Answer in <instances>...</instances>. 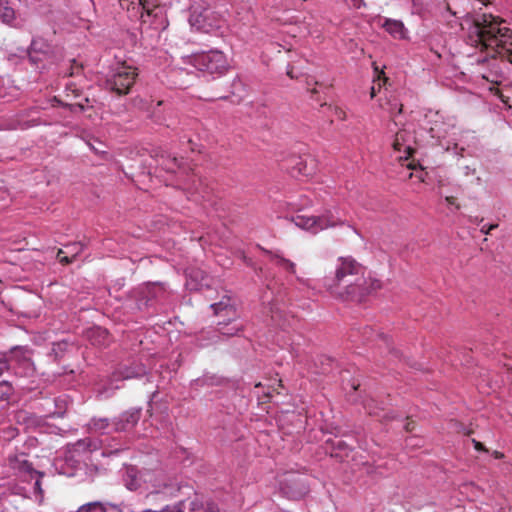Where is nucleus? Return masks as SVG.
Listing matches in <instances>:
<instances>
[{"instance_id":"obj_14","label":"nucleus","mask_w":512,"mask_h":512,"mask_svg":"<svg viewBox=\"0 0 512 512\" xmlns=\"http://www.w3.org/2000/svg\"><path fill=\"white\" fill-rule=\"evenodd\" d=\"M10 466L12 467L13 470L17 471L22 475L32 476L33 474L37 473L32 467V464L28 462L24 455L15 456L14 458H11Z\"/></svg>"},{"instance_id":"obj_9","label":"nucleus","mask_w":512,"mask_h":512,"mask_svg":"<svg viewBox=\"0 0 512 512\" xmlns=\"http://www.w3.org/2000/svg\"><path fill=\"white\" fill-rule=\"evenodd\" d=\"M211 11L208 8L203 7L201 2H196L190 7L189 22L191 26L196 27L199 30H208L211 26L208 23Z\"/></svg>"},{"instance_id":"obj_32","label":"nucleus","mask_w":512,"mask_h":512,"mask_svg":"<svg viewBox=\"0 0 512 512\" xmlns=\"http://www.w3.org/2000/svg\"><path fill=\"white\" fill-rule=\"evenodd\" d=\"M10 369L9 360L6 358H0V376Z\"/></svg>"},{"instance_id":"obj_47","label":"nucleus","mask_w":512,"mask_h":512,"mask_svg":"<svg viewBox=\"0 0 512 512\" xmlns=\"http://www.w3.org/2000/svg\"><path fill=\"white\" fill-rule=\"evenodd\" d=\"M72 246L76 247V246H80V244L74 243Z\"/></svg>"},{"instance_id":"obj_29","label":"nucleus","mask_w":512,"mask_h":512,"mask_svg":"<svg viewBox=\"0 0 512 512\" xmlns=\"http://www.w3.org/2000/svg\"><path fill=\"white\" fill-rule=\"evenodd\" d=\"M66 92H67V97H69L70 95H72L75 98H78L81 96V90L78 89L76 87V85L73 83H69L66 85Z\"/></svg>"},{"instance_id":"obj_46","label":"nucleus","mask_w":512,"mask_h":512,"mask_svg":"<svg viewBox=\"0 0 512 512\" xmlns=\"http://www.w3.org/2000/svg\"><path fill=\"white\" fill-rule=\"evenodd\" d=\"M485 61H486V58H484V59H482V60H481V59H478V62H479V63H481V62H485Z\"/></svg>"},{"instance_id":"obj_23","label":"nucleus","mask_w":512,"mask_h":512,"mask_svg":"<svg viewBox=\"0 0 512 512\" xmlns=\"http://www.w3.org/2000/svg\"><path fill=\"white\" fill-rule=\"evenodd\" d=\"M162 168L167 172H175L176 168L179 167V162L176 157H167L164 158L162 156V162L160 163Z\"/></svg>"},{"instance_id":"obj_31","label":"nucleus","mask_w":512,"mask_h":512,"mask_svg":"<svg viewBox=\"0 0 512 512\" xmlns=\"http://www.w3.org/2000/svg\"><path fill=\"white\" fill-rule=\"evenodd\" d=\"M160 512H184L183 502L180 501V502H178L177 504H175L173 506H166Z\"/></svg>"},{"instance_id":"obj_27","label":"nucleus","mask_w":512,"mask_h":512,"mask_svg":"<svg viewBox=\"0 0 512 512\" xmlns=\"http://www.w3.org/2000/svg\"><path fill=\"white\" fill-rule=\"evenodd\" d=\"M364 280L366 281V284L364 285V287H366L368 289V293L366 294V296L368 294H370L372 291H375L377 289H380L381 287V283L380 281L376 280V279H372V278H369V279H366L364 277Z\"/></svg>"},{"instance_id":"obj_45","label":"nucleus","mask_w":512,"mask_h":512,"mask_svg":"<svg viewBox=\"0 0 512 512\" xmlns=\"http://www.w3.org/2000/svg\"><path fill=\"white\" fill-rule=\"evenodd\" d=\"M407 166H408V168H410V169H414V168H415V166H414L412 163L408 164Z\"/></svg>"},{"instance_id":"obj_8","label":"nucleus","mask_w":512,"mask_h":512,"mask_svg":"<svg viewBox=\"0 0 512 512\" xmlns=\"http://www.w3.org/2000/svg\"><path fill=\"white\" fill-rule=\"evenodd\" d=\"M287 168L293 177H309L315 173L316 164L312 158L294 156L290 159V166Z\"/></svg>"},{"instance_id":"obj_5","label":"nucleus","mask_w":512,"mask_h":512,"mask_svg":"<svg viewBox=\"0 0 512 512\" xmlns=\"http://www.w3.org/2000/svg\"><path fill=\"white\" fill-rule=\"evenodd\" d=\"M137 76L136 67L122 64L107 78L105 85L109 91L119 96L126 95L130 92Z\"/></svg>"},{"instance_id":"obj_41","label":"nucleus","mask_w":512,"mask_h":512,"mask_svg":"<svg viewBox=\"0 0 512 512\" xmlns=\"http://www.w3.org/2000/svg\"><path fill=\"white\" fill-rule=\"evenodd\" d=\"M445 200L450 205H455L456 203V198L453 196H447Z\"/></svg>"},{"instance_id":"obj_35","label":"nucleus","mask_w":512,"mask_h":512,"mask_svg":"<svg viewBox=\"0 0 512 512\" xmlns=\"http://www.w3.org/2000/svg\"><path fill=\"white\" fill-rule=\"evenodd\" d=\"M93 333L98 334L100 337H103V339L108 337V332L100 328L95 329Z\"/></svg>"},{"instance_id":"obj_10","label":"nucleus","mask_w":512,"mask_h":512,"mask_svg":"<svg viewBox=\"0 0 512 512\" xmlns=\"http://www.w3.org/2000/svg\"><path fill=\"white\" fill-rule=\"evenodd\" d=\"M141 416L140 409H131L122 413L118 419L114 421L115 431H124L134 427Z\"/></svg>"},{"instance_id":"obj_24","label":"nucleus","mask_w":512,"mask_h":512,"mask_svg":"<svg viewBox=\"0 0 512 512\" xmlns=\"http://www.w3.org/2000/svg\"><path fill=\"white\" fill-rule=\"evenodd\" d=\"M109 422L106 418L93 419L90 423V428L95 431H103L108 428Z\"/></svg>"},{"instance_id":"obj_12","label":"nucleus","mask_w":512,"mask_h":512,"mask_svg":"<svg viewBox=\"0 0 512 512\" xmlns=\"http://www.w3.org/2000/svg\"><path fill=\"white\" fill-rule=\"evenodd\" d=\"M230 300L220 301L218 303L212 304L211 308L214 310V313L218 316L223 317V321H219L218 324H227L229 321L237 318V312L233 305H231Z\"/></svg>"},{"instance_id":"obj_11","label":"nucleus","mask_w":512,"mask_h":512,"mask_svg":"<svg viewBox=\"0 0 512 512\" xmlns=\"http://www.w3.org/2000/svg\"><path fill=\"white\" fill-rule=\"evenodd\" d=\"M143 469L137 470V468L130 466L126 468L124 482L125 486L131 491H142L145 492V484L143 483Z\"/></svg>"},{"instance_id":"obj_38","label":"nucleus","mask_w":512,"mask_h":512,"mask_svg":"<svg viewBox=\"0 0 512 512\" xmlns=\"http://www.w3.org/2000/svg\"><path fill=\"white\" fill-rule=\"evenodd\" d=\"M195 184H196V179H195V177H193L192 186H187V187H185V189H187L189 191L198 192V187Z\"/></svg>"},{"instance_id":"obj_13","label":"nucleus","mask_w":512,"mask_h":512,"mask_svg":"<svg viewBox=\"0 0 512 512\" xmlns=\"http://www.w3.org/2000/svg\"><path fill=\"white\" fill-rule=\"evenodd\" d=\"M132 5V10L136 11L137 14H140V18L142 22H146V17H150L154 15L157 16L156 11L159 10V6L155 5V2H130Z\"/></svg>"},{"instance_id":"obj_26","label":"nucleus","mask_w":512,"mask_h":512,"mask_svg":"<svg viewBox=\"0 0 512 512\" xmlns=\"http://www.w3.org/2000/svg\"><path fill=\"white\" fill-rule=\"evenodd\" d=\"M12 393V386L7 382H0V401L7 399Z\"/></svg>"},{"instance_id":"obj_2","label":"nucleus","mask_w":512,"mask_h":512,"mask_svg":"<svg viewBox=\"0 0 512 512\" xmlns=\"http://www.w3.org/2000/svg\"><path fill=\"white\" fill-rule=\"evenodd\" d=\"M365 267L351 256L336 260L334 278L327 284L330 293L344 301L361 302L369 292L364 285Z\"/></svg>"},{"instance_id":"obj_39","label":"nucleus","mask_w":512,"mask_h":512,"mask_svg":"<svg viewBox=\"0 0 512 512\" xmlns=\"http://www.w3.org/2000/svg\"><path fill=\"white\" fill-rule=\"evenodd\" d=\"M287 75H288L291 79L298 78V76L294 74L293 67L288 68V70H287Z\"/></svg>"},{"instance_id":"obj_25","label":"nucleus","mask_w":512,"mask_h":512,"mask_svg":"<svg viewBox=\"0 0 512 512\" xmlns=\"http://www.w3.org/2000/svg\"><path fill=\"white\" fill-rule=\"evenodd\" d=\"M88 103H89V98L84 97L83 99H81L78 102L67 104V106L69 107V109L72 112H75L77 110L84 111L88 107Z\"/></svg>"},{"instance_id":"obj_22","label":"nucleus","mask_w":512,"mask_h":512,"mask_svg":"<svg viewBox=\"0 0 512 512\" xmlns=\"http://www.w3.org/2000/svg\"><path fill=\"white\" fill-rule=\"evenodd\" d=\"M76 512H107L101 502L86 503L78 508Z\"/></svg>"},{"instance_id":"obj_19","label":"nucleus","mask_w":512,"mask_h":512,"mask_svg":"<svg viewBox=\"0 0 512 512\" xmlns=\"http://www.w3.org/2000/svg\"><path fill=\"white\" fill-rule=\"evenodd\" d=\"M407 133L405 131H399L396 133L394 141L392 143V147L395 151L400 152L402 148L407 153L408 156H411L414 152V149L410 146H404L406 142Z\"/></svg>"},{"instance_id":"obj_43","label":"nucleus","mask_w":512,"mask_h":512,"mask_svg":"<svg viewBox=\"0 0 512 512\" xmlns=\"http://www.w3.org/2000/svg\"><path fill=\"white\" fill-rule=\"evenodd\" d=\"M493 455H494V457H495L496 459H501V458H503V457H504L503 453H501V452H499V451H495V452L493 453Z\"/></svg>"},{"instance_id":"obj_33","label":"nucleus","mask_w":512,"mask_h":512,"mask_svg":"<svg viewBox=\"0 0 512 512\" xmlns=\"http://www.w3.org/2000/svg\"><path fill=\"white\" fill-rule=\"evenodd\" d=\"M205 512H220L218 506L213 502H207Z\"/></svg>"},{"instance_id":"obj_37","label":"nucleus","mask_w":512,"mask_h":512,"mask_svg":"<svg viewBox=\"0 0 512 512\" xmlns=\"http://www.w3.org/2000/svg\"><path fill=\"white\" fill-rule=\"evenodd\" d=\"M473 443H474V448L477 450V451H487L485 446L481 443V442H478L476 440H473Z\"/></svg>"},{"instance_id":"obj_4","label":"nucleus","mask_w":512,"mask_h":512,"mask_svg":"<svg viewBox=\"0 0 512 512\" xmlns=\"http://www.w3.org/2000/svg\"><path fill=\"white\" fill-rule=\"evenodd\" d=\"M146 498L151 495L163 494L172 497L180 490L177 481L168 476L162 469H143Z\"/></svg>"},{"instance_id":"obj_18","label":"nucleus","mask_w":512,"mask_h":512,"mask_svg":"<svg viewBox=\"0 0 512 512\" xmlns=\"http://www.w3.org/2000/svg\"><path fill=\"white\" fill-rule=\"evenodd\" d=\"M28 349L23 347H15L11 350L10 358L11 362H16L19 365H30V358L28 357Z\"/></svg>"},{"instance_id":"obj_40","label":"nucleus","mask_w":512,"mask_h":512,"mask_svg":"<svg viewBox=\"0 0 512 512\" xmlns=\"http://www.w3.org/2000/svg\"><path fill=\"white\" fill-rule=\"evenodd\" d=\"M89 145H90L91 149H92L95 153H103V152H104V150H103L101 147H99V146H95V145H93V144H89Z\"/></svg>"},{"instance_id":"obj_42","label":"nucleus","mask_w":512,"mask_h":512,"mask_svg":"<svg viewBox=\"0 0 512 512\" xmlns=\"http://www.w3.org/2000/svg\"><path fill=\"white\" fill-rule=\"evenodd\" d=\"M377 91H378V90L376 89V87H375V86H372V87H371V92H370L371 98H374V97L376 96Z\"/></svg>"},{"instance_id":"obj_36","label":"nucleus","mask_w":512,"mask_h":512,"mask_svg":"<svg viewBox=\"0 0 512 512\" xmlns=\"http://www.w3.org/2000/svg\"><path fill=\"white\" fill-rule=\"evenodd\" d=\"M415 429V422L412 420H408L405 425V430L407 432H412Z\"/></svg>"},{"instance_id":"obj_6","label":"nucleus","mask_w":512,"mask_h":512,"mask_svg":"<svg viewBox=\"0 0 512 512\" xmlns=\"http://www.w3.org/2000/svg\"><path fill=\"white\" fill-rule=\"evenodd\" d=\"M293 222L296 226L312 233H318L319 231L335 227L340 224V221L330 212L321 216L296 215L293 217Z\"/></svg>"},{"instance_id":"obj_20","label":"nucleus","mask_w":512,"mask_h":512,"mask_svg":"<svg viewBox=\"0 0 512 512\" xmlns=\"http://www.w3.org/2000/svg\"><path fill=\"white\" fill-rule=\"evenodd\" d=\"M266 253L271 256V259L273 261H275L276 265L283 267L284 269H286L288 272H290L292 274H295L296 268H295V264L292 261H290L289 259H286L278 254H272V252H270V251H266Z\"/></svg>"},{"instance_id":"obj_7","label":"nucleus","mask_w":512,"mask_h":512,"mask_svg":"<svg viewBox=\"0 0 512 512\" xmlns=\"http://www.w3.org/2000/svg\"><path fill=\"white\" fill-rule=\"evenodd\" d=\"M366 341H375V348L380 355L389 357V361H396L400 358L399 352L393 347L392 341L383 333H376L371 327H365L362 332Z\"/></svg>"},{"instance_id":"obj_28","label":"nucleus","mask_w":512,"mask_h":512,"mask_svg":"<svg viewBox=\"0 0 512 512\" xmlns=\"http://www.w3.org/2000/svg\"><path fill=\"white\" fill-rule=\"evenodd\" d=\"M82 70H83L82 64L77 63V61L75 59H73L68 76H70V77L77 76L82 72Z\"/></svg>"},{"instance_id":"obj_3","label":"nucleus","mask_w":512,"mask_h":512,"mask_svg":"<svg viewBox=\"0 0 512 512\" xmlns=\"http://www.w3.org/2000/svg\"><path fill=\"white\" fill-rule=\"evenodd\" d=\"M184 59L186 63L192 65L197 70L211 75H222L226 73L230 67L226 55L217 49L194 53Z\"/></svg>"},{"instance_id":"obj_30","label":"nucleus","mask_w":512,"mask_h":512,"mask_svg":"<svg viewBox=\"0 0 512 512\" xmlns=\"http://www.w3.org/2000/svg\"><path fill=\"white\" fill-rule=\"evenodd\" d=\"M63 253L64 252L61 249H59V251L57 253V258H58L59 262L63 265H68V264L72 263L77 254V252H76L72 257H68V256H62Z\"/></svg>"},{"instance_id":"obj_16","label":"nucleus","mask_w":512,"mask_h":512,"mask_svg":"<svg viewBox=\"0 0 512 512\" xmlns=\"http://www.w3.org/2000/svg\"><path fill=\"white\" fill-rule=\"evenodd\" d=\"M48 51H49V45L47 43H45L42 39H34L31 42V46H30V50H29V60L32 63L37 64L38 61H40V58L35 56L34 54L38 53V52L45 54Z\"/></svg>"},{"instance_id":"obj_44","label":"nucleus","mask_w":512,"mask_h":512,"mask_svg":"<svg viewBox=\"0 0 512 512\" xmlns=\"http://www.w3.org/2000/svg\"><path fill=\"white\" fill-rule=\"evenodd\" d=\"M381 75H382V78H383V82L385 83L387 81V77H385V74L383 71H381V73H379L378 75V78L380 79L381 78Z\"/></svg>"},{"instance_id":"obj_21","label":"nucleus","mask_w":512,"mask_h":512,"mask_svg":"<svg viewBox=\"0 0 512 512\" xmlns=\"http://www.w3.org/2000/svg\"><path fill=\"white\" fill-rule=\"evenodd\" d=\"M15 18V11L8 5V2H0V19L4 23H11Z\"/></svg>"},{"instance_id":"obj_15","label":"nucleus","mask_w":512,"mask_h":512,"mask_svg":"<svg viewBox=\"0 0 512 512\" xmlns=\"http://www.w3.org/2000/svg\"><path fill=\"white\" fill-rule=\"evenodd\" d=\"M146 374V369L143 365L138 364L133 367H123L120 370H118L114 377L116 379H132V378H139Z\"/></svg>"},{"instance_id":"obj_34","label":"nucleus","mask_w":512,"mask_h":512,"mask_svg":"<svg viewBox=\"0 0 512 512\" xmlns=\"http://www.w3.org/2000/svg\"><path fill=\"white\" fill-rule=\"evenodd\" d=\"M498 225L497 224H491L489 226L484 225L481 228V232L484 234H489L491 230L495 229Z\"/></svg>"},{"instance_id":"obj_17","label":"nucleus","mask_w":512,"mask_h":512,"mask_svg":"<svg viewBox=\"0 0 512 512\" xmlns=\"http://www.w3.org/2000/svg\"><path fill=\"white\" fill-rule=\"evenodd\" d=\"M383 27L394 38L404 37V25L400 21L386 19L383 24Z\"/></svg>"},{"instance_id":"obj_1","label":"nucleus","mask_w":512,"mask_h":512,"mask_svg":"<svg viewBox=\"0 0 512 512\" xmlns=\"http://www.w3.org/2000/svg\"><path fill=\"white\" fill-rule=\"evenodd\" d=\"M444 8L453 16L464 19L461 23L463 29L467 26V42L486 52L490 58L501 57L512 63V30L506 26V22L492 14H476L453 10L448 2H444Z\"/></svg>"}]
</instances>
